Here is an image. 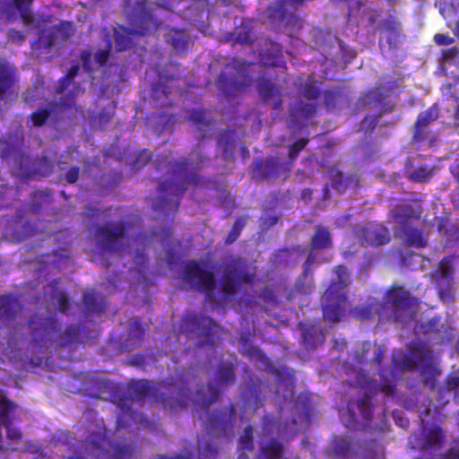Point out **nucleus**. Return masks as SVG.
Returning a JSON list of instances; mask_svg holds the SVG:
<instances>
[{"instance_id":"nucleus-1","label":"nucleus","mask_w":459,"mask_h":459,"mask_svg":"<svg viewBox=\"0 0 459 459\" xmlns=\"http://www.w3.org/2000/svg\"><path fill=\"white\" fill-rule=\"evenodd\" d=\"M84 390L91 397L109 400L117 406L119 412L117 416V430L131 428L133 424L136 428L146 424V419L132 410L134 401L142 403L145 398L152 397L164 407L177 411L186 408L191 400L186 382L181 377L175 381H160L156 385H152L145 379L131 380L126 391L107 378L93 377L91 385Z\"/></svg>"},{"instance_id":"nucleus-2","label":"nucleus","mask_w":459,"mask_h":459,"mask_svg":"<svg viewBox=\"0 0 459 459\" xmlns=\"http://www.w3.org/2000/svg\"><path fill=\"white\" fill-rule=\"evenodd\" d=\"M221 391L212 383L198 388L196 398L193 401L195 411L204 421L206 435L211 438L230 437L237 417V409L233 403L210 412V407L220 397Z\"/></svg>"},{"instance_id":"nucleus-3","label":"nucleus","mask_w":459,"mask_h":459,"mask_svg":"<svg viewBox=\"0 0 459 459\" xmlns=\"http://www.w3.org/2000/svg\"><path fill=\"white\" fill-rule=\"evenodd\" d=\"M31 339L39 348L55 342L59 347H67L78 342L81 330L75 325H69L65 331L58 320L51 316L34 314L28 321Z\"/></svg>"},{"instance_id":"nucleus-4","label":"nucleus","mask_w":459,"mask_h":459,"mask_svg":"<svg viewBox=\"0 0 459 459\" xmlns=\"http://www.w3.org/2000/svg\"><path fill=\"white\" fill-rule=\"evenodd\" d=\"M133 447L126 444H113L103 424L96 425L85 440L67 459H129ZM49 459V458H48Z\"/></svg>"},{"instance_id":"nucleus-5","label":"nucleus","mask_w":459,"mask_h":459,"mask_svg":"<svg viewBox=\"0 0 459 459\" xmlns=\"http://www.w3.org/2000/svg\"><path fill=\"white\" fill-rule=\"evenodd\" d=\"M130 24L134 30L125 26H118L114 29V41L117 51H125L132 48L134 35H147L156 30L160 22L153 15L148 7L146 0H138L132 6L128 13Z\"/></svg>"},{"instance_id":"nucleus-6","label":"nucleus","mask_w":459,"mask_h":459,"mask_svg":"<svg viewBox=\"0 0 459 459\" xmlns=\"http://www.w3.org/2000/svg\"><path fill=\"white\" fill-rule=\"evenodd\" d=\"M336 280H333L321 297V309L325 320L331 323L340 322L346 313L348 294L345 291L350 285V272L343 264L335 267Z\"/></svg>"},{"instance_id":"nucleus-7","label":"nucleus","mask_w":459,"mask_h":459,"mask_svg":"<svg viewBox=\"0 0 459 459\" xmlns=\"http://www.w3.org/2000/svg\"><path fill=\"white\" fill-rule=\"evenodd\" d=\"M249 65V63L237 58L224 65L216 80V86L225 97H238L250 86Z\"/></svg>"},{"instance_id":"nucleus-8","label":"nucleus","mask_w":459,"mask_h":459,"mask_svg":"<svg viewBox=\"0 0 459 459\" xmlns=\"http://www.w3.org/2000/svg\"><path fill=\"white\" fill-rule=\"evenodd\" d=\"M256 280L255 270L251 271L242 257H231L224 264L221 290L226 298L235 295L242 285H253Z\"/></svg>"},{"instance_id":"nucleus-9","label":"nucleus","mask_w":459,"mask_h":459,"mask_svg":"<svg viewBox=\"0 0 459 459\" xmlns=\"http://www.w3.org/2000/svg\"><path fill=\"white\" fill-rule=\"evenodd\" d=\"M410 353L411 358L404 357L402 365L408 369L419 366L423 384L433 390L441 370L435 362L432 350L425 342H420L411 348Z\"/></svg>"},{"instance_id":"nucleus-10","label":"nucleus","mask_w":459,"mask_h":459,"mask_svg":"<svg viewBox=\"0 0 459 459\" xmlns=\"http://www.w3.org/2000/svg\"><path fill=\"white\" fill-rule=\"evenodd\" d=\"M201 183L202 178L196 172H190L180 183H160L159 186L160 199L152 204V209L165 214L176 212L179 206V199L186 192L187 186H198Z\"/></svg>"},{"instance_id":"nucleus-11","label":"nucleus","mask_w":459,"mask_h":459,"mask_svg":"<svg viewBox=\"0 0 459 459\" xmlns=\"http://www.w3.org/2000/svg\"><path fill=\"white\" fill-rule=\"evenodd\" d=\"M216 324L212 318L197 313H188L180 318L179 331L188 338L197 340V346L215 345Z\"/></svg>"},{"instance_id":"nucleus-12","label":"nucleus","mask_w":459,"mask_h":459,"mask_svg":"<svg viewBox=\"0 0 459 459\" xmlns=\"http://www.w3.org/2000/svg\"><path fill=\"white\" fill-rule=\"evenodd\" d=\"M291 162L281 160L277 156H267L264 159H256L250 169L251 178L256 181H275L282 178H290Z\"/></svg>"},{"instance_id":"nucleus-13","label":"nucleus","mask_w":459,"mask_h":459,"mask_svg":"<svg viewBox=\"0 0 459 459\" xmlns=\"http://www.w3.org/2000/svg\"><path fill=\"white\" fill-rule=\"evenodd\" d=\"M183 279L200 292H205L212 299L216 288V280L212 272L204 269L200 261L188 260L183 266Z\"/></svg>"},{"instance_id":"nucleus-14","label":"nucleus","mask_w":459,"mask_h":459,"mask_svg":"<svg viewBox=\"0 0 459 459\" xmlns=\"http://www.w3.org/2000/svg\"><path fill=\"white\" fill-rule=\"evenodd\" d=\"M126 224L122 221L107 222L97 228V244L103 250L114 253L123 249Z\"/></svg>"},{"instance_id":"nucleus-15","label":"nucleus","mask_w":459,"mask_h":459,"mask_svg":"<svg viewBox=\"0 0 459 459\" xmlns=\"http://www.w3.org/2000/svg\"><path fill=\"white\" fill-rule=\"evenodd\" d=\"M381 303L385 306V309L387 307L392 309L390 314L385 312V319L397 322L402 316V312L410 309L412 306V297L404 287L393 286L388 290Z\"/></svg>"},{"instance_id":"nucleus-16","label":"nucleus","mask_w":459,"mask_h":459,"mask_svg":"<svg viewBox=\"0 0 459 459\" xmlns=\"http://www.w3.org/2000/svg\"><path fill=\"white\" fill-rule=\"evenodd\" d=\"M354 235L363 247H380L391 239L388 229L376 221H368L358 227Z\"/></svg>"},{"instance_id":"nucleus-17","label":"nucleus","mask_w":459,"mask_h":459,"mask_svg":"<svg viewBox=\"0 0 459 459\" xmlns=\"http://www.w3.org/2000/svg\"><path fill=\"white\" fill-rule=\"evenodd\" d=\"M438 280L437 291L438 295L444 301H453L455 293L453 285L454 268L451 257L443 258L436 272Z\"/></svg>"},{"instance_id":"nucleus-18","label":"nucleus","mask_w":459,"mask_h":459,"mask_svg":"<svg viewBox=\"0 0 459 459\" xmlns=\"http://www.w3.org/2000/svg\"><path fill=\"white\" fill-rule=\"evenodd\" d=\"M422 207L417 201L402 200L392 211V218L400 226L410 225L419 220Z\"/></svg>"},{"instance_id":"nucleus-19","label":"nucleus","mask_w":459,"mask_h":459,"mask_svg":"<svg viewBox=\"0 0 459 459\" xmlns=\"http://www.w3.org/2000/svg\"><path fill=\"white\" fill-rule=\"evenodd\" d=\"M19 297L12 292L0 296V328L9 325L22 311Z\"/></svg>"},{"instance_id":"nucleus-20","label":"nucleus","mask_w":459,"mask_h":459,"mask_svg":"<svg viewBox=\"0 0 459 459\" xmlns=\"http://www.w3.org/2000/svg\"><path fill=\"white\" fill-rule=\"evenodd\" d=\"M163 38L165 42L179 56H185L193 44L190 34L185 29L169 28Z\"/></svg>"},{"instance_id":"nucleus-21","label":"nucleus","mask_w":459,"mask_h":459,"mask_svg":"<svg viewBox=\"0 0 459 459\" xmlns=\"http://www.w3.org/2000/svg\"><path fill=\"white\" fill-rule=\"evenodd\" d=\"M377 29L387 33L386 41L390 48H397L403 43V31L401 29V22L398 18L393 14L387 15L384 18Z\"/></svg>"},{"instance_id":"nucleus-22","label":"nucleus","mask_w":459,"mask_h":459,"mask_svg":"<svg viewBox=\"0 0 459 459\" xmlns=\"http://www.w3.org/2000/svg\"><path fill=\"white\" fill-rule=\"evenodd\" d=\"M351 99L343 87L336 86L324 92V106L328 112H337L349 106Z\"/></svg>"},{"instance_id":"nucleus-23","label":"nucleus","mask_w":459,"mask_h":459,"mask_svg":"<svg viewBox=\"0 0 459 459\" xmlns=\"http://www.w3.org/2000/svg\"><path fill=\"white\" fill-rule=\"evenodd\" d=\"M285 446L276 437L259 442L255 459H288L285 456Z\"/></svg>"},{"instance_id":"nucleus-24","label":"nucleus","mask_w":459,"mask_h":459,"mask_svg":"<svg viewBox=\"0 0 459 459\" xmlns=\"http://www.w3.org/2000/svg\"><path fill=\"white\" fill-rule=\"evenodd\" d=\"M438 118V109L430 107L424 112L419 114L414 124L413 140L418 143L424 142L428 138V126Z\"/></svg>"},{"instance_id":"nucleus-25","label":"nucleus","mask_w":459,"mask_h":459,"mask_svg":"<svg viewBox=\"0 0 459 459\" xmlns=\"http://www.w3.org/2000/svg\"><path fill=\"white\" fill-rule=\"evenodd\" d=\"M82 304L86 315H101L107 308L106 297L93 289L83 291Z\"/></svg>"},{"instance_id":"nucleus-26","label":"nucleus","mask_w":459,"mask_h":459,"mask_svg":"<svg viewBox=\"0 0 459 459\" xmlns=\"http://www.w3.org/2000/svg\"><path fill=\"white\" fill-rule=\"evenodd\" d=\"M256 90L264 102L272 103L273 109L276 110L281 107V92L276 83L268 79H263L257 83Z\"/></svg>"},{"instance_id":"nucleus-27","label":"nucleus","mask_w":459,"mask_h":459,"mask_svg":"<svg viewBox=\"0 0 459 459\" xmlns=\"http://www.w3.org/2000/svg\"><path fill=\"white\" fill-rule=\"evenodd\" d=\"M399 234L403 243L408 247L420 249L427 247L428 241L423 235L422 227L400 226Z\"/></svg>"},{"instance_id":"nucleus-28","label":"nucleus","mask_w":459,"mask_h":459,"mask_svg":"<svg viewBox=\"0 0 459 459\" xmlns=\"http://www.w3.org/2000/svg\"><path fill=\"white\" fill-rule=\"evenodd\" d=\"M225 42H232V45L239 44L251 46L254 42L253 27L249 21H242L233 31L224 34Z\"/></svg>"},{"instance_id":"nucleus-29","label":"nucleus","mask_w":459,"mask_h":459,"mask_svg":"<svg viewBox=\"0 0 459 459\" xmlns=\"http://www.w3.org/2000/svg\"><path fill=\"white\" fill-rule=\"evenodd\" d=\"M263 385L264 383L261 379L249 377L248 386L242 391L245 408L251 407L255 411L264 406L261 398Z\"/></svg>"},{"instance_id":"nucleus-30","label":"nucleus","mask_w":459,"mask_h":459,"mask_svg":"<svg viewBox=\"0 0 459 459\" xmlns=\"http://www.w3.org/2000/svg\"><path fill=\"white\" fill-rule=\"evenodd\" d=\"M54 170V163L47 156H42L35 160L32 169H24L20 165L21 177L24 179H38L49 176Z\"/></svg>"},{"instance_id":"nucleus-31","label":"nucleus","mask_w":459,"mask_h":459,"mask_svg":"<svg viewBox=\"0 0 459 459\" xmlns=\"http://www.w3.org/2000/svg\"><path fill=\"white\" fill-rule=\"evenodd\" d=\"M446 441V431L439 425H433L420 438L419 447L420 450L430 448L439 449Z\"/></svg>"},{"instance_id":"nucleus-32","label":"nucleus","mask_w":459,"mask_h":459,"mask_svg":"<svg viewBox=\"0 0 459 459\" xmlns=\"http://www.w3.org/2000/svg\"><path fill=\"white\" fill-rule=\"evenodd\" d=\"M371 398L372 395L365 392L363 397L359 399L356 403L352 401L349 402L347 405L348 413L353 422H357L359 420V415L355 409L358 410L359 416L363 420H369L372 417L373 409L370 402Z\"/></svg>"},{"instance_id":"nucleus-33","label":"nucleus","mask_w":459,"mask_h":459,"mask_svg":"<svg viewBox=\"0 0 459 459\" xmlns=\"http://www.w3.org/2000/svg\"><path fill=\"white\" fill-rule=\"evenodd\" d=\"M299 328L301 331L303 344L307 350L316 349L319 343L324 342L325 334L318 325L299 323Z\"/></svg>"},{"instance_id":"nucleus-34","label":"nucleus","mask_w":459,"mask_h":459,"mask_svg":"<svg viewBox=\"0 0 459 459\" xmlns=\"http://www.w3.org/2000/svg\"><path fill=\"white\" fill-rule=\"evenodd\" d=\"M316 113V106L302 100L295 101L290 108V115L292 120L299 125L306 124L309 119L315 117Z\"/></svg>"},{"instance_id":"nucleus-35","label":"nucleus","mask_w":459,"mask_h":459,"mask_svg":"<svg viewBox=\"0 0 459 459\" xmlns=\"http://www.w3.org/2000/svg\"><path fill=\"white\" fill-rule=\"evenodd\" d=\"M16 79L15 66L6 61L0 62V101L10 93Z\"/></svg>"},{"instance_id":"nucleus-36","label":"nucleus","mask_w":459,"mask_h":459,"mask_svg":"<svg viewBox=\"0 0 459 459\" xmlns=\"http://www.w3.org/2000/svg\"><path fill=\"white\" fill-rule=\"evenodd\" d=\"M287 2H289L292 7L297 8L301 6L305 0H277L273 4L268 7L269 18L281 22H287L290 18H294L287 10Z\"/></svg>"},{"instance_id":"nucleus-37","label":"nucleus","mask_w":459,"mask_h":459,"mask_svg":"<svg viewBox=\"0 0 459 459\" xmlns=\"http://www.w3.org/2000/svg\"><path fill=\"white\" fill-rule=\"evenodd\" d=\"M352 316L360 320H370L375 315H378L379 319H385V306L379 301H375L365 306H357L351 310Z\"/></svg>"},{"instance_id":"nucleus-38","label":"nucleus","mask_w":459,"mask_h":459,"mask_svg":"<svg viewBox=\"0 0 459 459\" xmlns=\"http://www.w3.org/2000/svg\"><path fill=\"white\" fill-rule=\"evenodd\" d=\"M144 337L141 318L133 317L129 322L128 334L125 341V346L128 350H134L141 346Z\"/></svg>"},{"instance_id":"nucleus-39","label":"nucleus","mask_w":459,"mask_h":459,"mask_svg":"<svg viewBox=\"0 0 459 459\" xmlns=\"http://www.w3.org/2000/svg\"><path fill=\"white\" fill-rule=\"evenodd\" d=\"M169 156L163 155L160 159H159L156 162L157 169H161V167L165 164L168 165V169L171 173L173 177L178 176L189 169H198L199 164L196 167H193L190 160L186 157H181L178 160L169 161Z\"/></svg>"},{"instance_id":"nucleus-40","label":"nucleus","mask_w":459,"mask_h":459,"mask_svg":"<svg viewBox=\"0 0 459 459\" xmlns=\"http://www.w3.org/2000/svg\"><path fill=\"white\" fill-rule=\"evenodd\" d=\"M385 356V351L381 346L373 345L370 342H365L362 345L361 352L357 353L358 360L360 363L370 360L377 366H380Z\"/></svg>"},{"instance_id":"nucleus-41","label":"nucleus","mask_w":459,"mask_h":459,"mask_svg":"<svg viewBox=\"0 0 459 459\" xmlns=\"http://www.w3.org/2000/svg\"><path fill=\"white\" fill-rule=\"evenodd\" d=\"M353 450V440L350 436H335L331 441V452L334 457L347 459Z\"/></svg>"},{"instance_id":"nucleus-42","label":"nucleus","mask_w":459,"mask_h":459,"mask_svg":"<svg viewBox=\"0 0 459 459\" xmlns=\"http://www.w3.org/2000/svg\"><path fill=\"white\" fill-rule=\"evenodd\" d=\"M209 111L204 108H193L188 114V120L191 121L197 131L203 134L202 137L206 135L204 134L206 129L211 130L213 120L208 116Z\"/></svg>"},{"instance_id":"nucleus-43","label":"nucleus","mask_w":459,"mask_h":459,"mask_svg":"<svg viewBox=\"0 0 459 459\" xmlns=\"http://www.w3.org/2000/svg\"><path fill=\"white\" fill-rule=\"evenodd\" d=\"M358 383L363 389L373 390L376 393L377 390L380 392L391 395L395 391V385L392 380H385L383 383L378 385L377 381L370 379L364 376L362 373H359Z\"/></svg>"},{"instance_id":"nucleus-44","label":"nucleus","mask_w":459,"mask_h":459,"mask_svg":"<svg viewBox=\"0 0 459 459\" xmlns=\"http://www.w3.org/2000/svg\"><path fill=\"white\" fill-rule=\"evenodd\" d=\"M236 378L235 365L230 361L221 360L215 370V382L218 385H229Z\"/></svg>"},{"instance_id":"nucleus-45","label":"nucleus","mask_w":459,"mask_h":459,"mask_svg":"<svg viewBox=\"0 0 459 459\" xmlns=\"http://www.w3.org/2000/svg\"><path fill=\"white\" fill-rule=\"evenodd\" d=\"M313 249H327L333 246L332 237L326 227L317 225L310 241Z\"/></svg>"},{"instance_id":"nucleus-46","label":"nucleus","mask_w":459,"mask_h":459,"mask_svg":"<svg viewBox=\"0 0 459 459\" xmlns=\"http://www.w3.org/2000/svg\"><path fill=\"white\" fill-rule=\"evenodd\" d=\"M446 394H453L456 403L459 402V376L450 375L445 382V385L438 390L437 395L443 401Z\"/></svg>"},{"instance_id":"nucleus-47","label":"nucleus","mask_w":459,"mask_h":459,"mask_svg":"<svg viewBox=\"0 0 459 459\" xmlns=\"http://www.w3.org/2000/svg\"><path fill=\"white\" fill-rule=\"evenodd\" d=\"M362 448V459H382L384 457V448L377 440L372 439L366 442Z\"/></svg>"},{"instance_id":"nucleus-48","label":"nucleus","mask_w":459,"mask_h":459,"mask_svg":"<svg viewBox=\"0 0 459 459\" xmlns=\"http://www.w3.org/2000/svg\"><path fill=\"white\" fill-rule=\"evenodd\" d=\"M198 459H217L218 448L212 442L199 439L197 443Z\"/></svg>"},{"instance_id":"nucleus-49","label":"nucleus","mask_w":459,"mask_h":459,"mask_svg":"<svg viewBox=\"0 0 459 459\" xmlns=\"http://www.w3.org/2000/svg\"><path fill=\"white\" fill-rule=\"evenodd\" d=\"M441 409L437 406H428L420 411V420L422 423V429H426L427 426L433 421H441Z\"/></svg>"},{"instance_id":"nucleus-50","label":"nucleus","mask_w":459,"mask_h":459,"mask_svg":"<svg viewBox=\"0 0 459 459\" xmlns=\"http://www.w3.org/2000/svg\"><path fill=\"white\" fill-rule=\"evenodd\" d=\"M238 447L243 451H253L254 449V429L251 425L244 428L238 438Z\"/></svg>"},{"instance_id":"nucleus-51","label":"nucleus","mask_w":459,"mask_h":459,"mask_svg":"<svg viewBox=\"0 0 459 459\" xmlns=\"http://www.w3.org/2000/svg\"><path fill=\"white\" fill-rule=\"evenodd\" d=\"M246 223H247V219L245 217L237 218V220L235 221L230 232L228 233V235L225 238L224 242L226 245H230V244L234 243L238 238V237L241 234L242 230L246 226Z\"/></svg>"},{"instance_id":"nucleus-52","label":"nucleus","mask_w":459,"mask_h":459,"mask_svg":"<svg viewBox=\"0 0 459 459\" xmlns=\"http://www.w3.org/2000/svg\"><path fill=\"white\" fill-rule=\"evenodd\" d=\"M51 115L52 109L40 108L30 114V119L31 120L33 126L41 127L48 122Z\"/></svg>"},{"instance_id":"nucleus-53","label":"nucleus","mask_w":459,"mask_h":459,"mask_svg":"<svg viewBox=\"0 0 459 459\" xmlns=\"http://www.w3.org/2000/svg\"><path fill=\"white\" fill-rule=\"evenodd\" d=\"M307 143L308 139L299 138L289 146V160L286 162H291V169L293 168L295 160L299 156V152L306 148Z\"/></svg>"},{"instance_id":"nucleus-54","label":"nucleus","mask_w":459,"mask_h":459,"mask_svg":"<svg viewBox=\"0 0 459 459\" xmlns=\"http://www.w3.org/2000/svg\"><path fill=\"white\" fill-rule=\"evenodd\" d=\"M60 29L58 27H53L49 30H41L39 33V40L42 42L45 48H52L57 39L58 32Z\"/></svg>"},{"instance_id":"nucleus-55","label":"nucleus","mask_w":459,"mask_h":459,"mask_svg":"<svg viewBox=\"0 0 459 459\" xmlns=\"http://www.w3.org/2000/svg\"><path fill=\"white\" fill-rule=\"evenodd\" d=\"M51 299L56 301V307L61 312H65L69 307V297L63 291H58L56 286H52Z\"/></svg>"},{"instance_id":"nucleus-56","label":"nucleus","mask_w":459,"mask_h":459,"mask_svg":"<svg viewBox=\"0 0 459 459\" xmlns=\"http://www.w3.org/2000/svg\"><path fill=\"white\" fill-rule=\"evenodd\" d=\"M439 61L443 64L459 67V48L457 47H453L443 50L442 56Z\"/></svg>"},{"instance_id":"nucleus-57","label":"nucleus","mask_w":459,"mask_h":459,"mask_svg":"<svg viewBox=\"0 0 459 459\" xmlns=\"http://www.w3.org/2000/svg\"><path fill=\"white\" fill-rule=\"evenodd\" d=\"M1 426H4L6 429V437L9 441L19 443L22 439V432L20 429L13 426L12 419H7L3 422Z\"/></svg>"},{"instance_id":"nucleus-58","label":"nucleus","mask_w":459,"mask_h":459,"mask_svg":"<svg viewBox=\"0 0 459 459\" xmlns=\"http://www.w3.org/2000/svg\"><path fill=\"white\" fill-rule=\"evenodd\" d=\"M80 66L78 65L71 66L67 74L60 80L56 90L57 93H62L68 88L70 82L78 74Z\"/></svg>"},{"instance_id":"nucleus-59","label":"nucleus","mask_w":459,"mask_h":459,"mask_svg":"<svg viewBox=\"0 0 459 459\" xmlns=\"http://www.w3.org/2000/svg\"><path fill=\"white\" fill-rule=\"evenodd\" d=\"M111 50L112 44L111 41L108 40L105 48H100L94 54V60L100 67H103L107 65L111 56Z\"/></svg>"},{"instance_id":"nucleus-60","label":"nucleus","mask_w":459,"mask_h":459,"mask_svg":"<svg viewBox=\"0 0 459 459\" xmlns=\"http://www.w3.org/2000/svg\"><path fill=\"white\" fill-rule=\"evenodd\" d=\"M303 96L310 100H316L321 94L319 87L315 82H305L301 85Z\"/></svg>"},{"instance_id":"nucleus-61","label":"nucleus","mask_w":459,"mask_h":459,"mask_svg":"<svg viewBox=\"0 0 459 459\" xmlns=\"http://www.w3.org/2000/svg\"><path fill=\"white\" fill-rule=\"evenodd\" d=\"M384 100V95L380 89H372L368 91L363 98H361L360 102L362 106L370 105L372 102L381 103Z\"/></svg>"},{"instance_id":"nucleus-62","label":"nucleus","mask_w":459,"mask_h":459,"mask_svg":"<svg viewBox=\"0 0 459 459\" xmlns=\"http://www.w3.org/2000/svg\"><path fill=\"white\" fill-rule=\"evenodd\" d=\"M152 160V152L147 149L140 151L134 161V168L140 169L149 164Z\"/></svg>"},{"instance_id":"nucleus-63","label":"nucleus","mask_w":459,"mask_h":459,"mask_svg":"<svg viewBox=\"0 0 459 459\" xmlns=\"http://www.w3.org/2000/svg\"><path fill=\"white\" fill-rule=\"evenodd\" d=\"M430 178L431 173L429 171L425 170L424 169H415L408 176V178L411 182L416 183H426L429 181Z\"/></svg>"},{"instance_id":"nucleus-64","label":"nucleus","mask_w":459,"mask_h":459,"mask_svg":"<svg viewBox=\"0 0 459 459\" xmlns=\"http://www.w3.org/2000/svg\"><path fill=\"white\" fill-rule=\"evenodd\" d=\"M442 459H459V445H454L442 455Z\"/></svg>"}]
</instances>
